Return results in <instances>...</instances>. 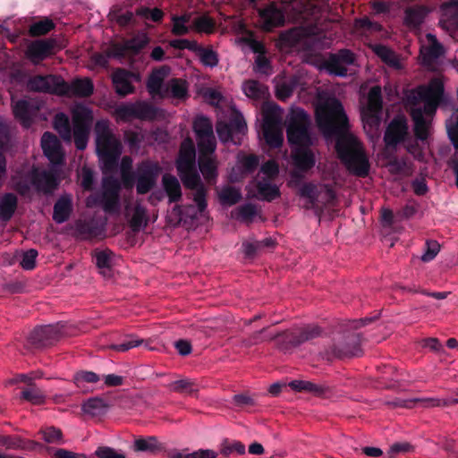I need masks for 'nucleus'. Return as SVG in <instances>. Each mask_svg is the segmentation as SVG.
<instances>
[{
  "label": "nucleus",
  "instance_id": "nucleus-32",
  "mask_svg": "<svg viewBox=\"0 0 458 458\" xmlns=\"http://www.w3.org/2000/svg\"><path fill=\"white\" fill-rule=\"evenodd\" d=\"M168 388L174 393L195 396L199 391V385L196 380L185 377L170 383Z\"/></svg>",
  "mask_w": 458,
  "mask_h": 458
},
{
  "label": "nucleus",
  "instance_id": "nucleus-19",
  "mask_svg": "<svg viewBox=\"0 0 458 458\" xmlns=\"http://www.w3.org/2000/svg\"><path fill=\"white\" fill-rule=\"evenodd\" d=\"M259 13L263 20V29L267 31L284 26L285 22L284 13L276 2H271L267 6L260 9Z\"/></svg>",
  "mask_w": 458,
  "mask_h": 458
},
{
  "label": "nucleus",
  "instance_id": "nucleus-31",
  "mask_svg": "<svg viewBox=\"0 0 458 458\" xmlns=\"http://www.w3.org/2000/svg\"><path fill=\"white\" fill-rule=\"evenodd\" d=\"M169 72V67L162 66L157 70H155L151 75L149 76L147 88L150 94L152 95H159L161 97H165L164 89L162 88L164 78Z\"/></svg>",
  "mask_w": 458,
  "mask_h": 458
},
{
  "label": "nucleus",
  "instance_id": "nucleus-51",
  "mask_svg": "<svg viewBox=\"0 0 458 458\" xmlns=\"http://www.w3.org/2000/svg\"><path fill=\"white\" fill-rule=\"evenodd\" d=\"M114 252L109 249L106 250H95L93 252V258L95 259L96 266L99 269H110L112 267V258Z\"/></svg>",
  "mask_w": 458,
  "mask_h": 458
},
{
  "label": "nucleus",
  "instance_id": "nucleus-34",
  "mask_svg": "<svg viewBox=\"0 0 458 458\" xmlns=\"http://www.w3.org/2000/svg\"><path fill=\"white\" fill-rule=\"evenodd\" d=\"M404 22L409 28L417 29L423 23L428 9L423 5L408 7L404 12Z\"/></svg>",
  "mask_w": 458,
  "mask_h": 458
},
{
  "label": "nucleus",
  "instance_id": "nucleus-61",
  "mask_svg": "<svg viewBox=\"0 0 458 458\" xmlns=\"http://www.w3.org/2000/svg\"><path fill=\"white\" fill-rule=\"evenodd\" d=\"M230 128L232 129V132L235 139L239 141L238 135L245 134L247 131V123L242 115L238 114L230 120L228 123Z\"/></svg>",
  "mask_w": 458,
  "mask_h": 458
},
{
  "label": "nucleus",
  "instance_id": "nucleus-26",
  "mask_svg": "<svg viewBox=\"0 0 458 458\" xmlns=\"http://www.w3.org/2000/svg\"><path fill=\"white\" fill-rule=\"evenodd\" d=\"M72 212V199L71 195H62L55 203L53 220L57 224L66 222Z\"/></svg>",
  "mask_w": 458,
  "mask_h": 458
},
{
  "label": "nucleus",
  "instance_id": "nucleus-44",
  "mask_svg": "<svg viewBox=\"0 0 458 458\" xmlns=\"http://www.w3.org/2000/svg\"><path fill=\"white\" fill-rule=\"evenodd\" d=\"M148 224L147 209L140 204H136L132 216L130 220V227L134 233H138Z\"/></svg>",
  "mask_w": 458,
  "mask_h": 458
},
{
  "label": "nucleus",
  "instance_id": "nucleus-2",
  "mask_svg": "<svg viewBox=\"0 0 458 458\" xmlns=\"http://www.w3.org/2000/svg\"><path fill=\"white\" fill-rule=\"evenodd\" d=\"M91 122V111L85 106H80L72 113V131L69 117L64 113L55 115L53 125L64 141H71L73 136L76 148L83 150L88 144Z\"/></svg>",
  "mask_w": 458,
  "mask_h": 458
},
{
  "label": "nucleus",
  "instance_id": "nucleus-57",
  "mask_svg": "<svg viewBox=\"0 0 458 458\" xmlns=\"http://www.w3.org/2000/svg\"><path fill=\"white\" fill-rule=\"evenodd\" d=\"M215 21L207 16L202 15L196 18L192 22V28L198 32L212 33L215 29Z\"/></svg>",
  "mask_w": 458,
  "mask_h": 458
},
{
  "label": "nucleus",
  "instance_id": "nucleus-29",
  "mask_svg": "<svg viewBox=\"0 0 458 458\" xmlns=\"http://www.w3.org/2000/svg\"><path fill=\"white\" fill-rule=\"evenodd\" d=\"M198 165L205 181L210 185L215 184L218 176L216 159L214 157H199Z\"/></svg>",
  "mask_w": 458,
  "mask_h": 458
},
{
  "label": "nucleus",
  "instance_id": "nucleus-40",
  "mask_svg": "<svg viewBox=\"0 0 458 458\" xmlns=\"http://www.w3.org/2000/svg\"><path fill=\"white\" fill-rule=\"evenodd\" d=\"M372 50L386 65L396 69L400 67V62L397 55L388 47L382 44H376L372 46Z\"/></svg>",
  "mask_w": 458,
  "mask_h": 458
},
{
  "label": "nucleus",
  "instance_id": "nucleus-45",
  "mask_svg": "<svg viewBox=\"0 0 458 458\" xmlns=\"http://www.w3.org/2000/svg\"><path fill=\"white\" fill-rule=\"evenodd\" d=\"M161 449L156 437H140L134 441L133 450L135 452H145L154 454Z\"/></svg>",
  "mask_w": 458,
  "mask_h": 458
},
{
  "label": "nucleus",
  "instance_id": "nucleus-35",
  "mask_svg": "<svg viewBox=\"0 0 458 458\" xmlns=\"http://www.w3.org/2000/svg\"><path fill=\"white\" fill-rule=\"evenodd\" d=\"M275 246L276 242L271 237L260 241H247L242 243L243 252L247 258H253L262 250L273 249Z\"/></svg>",
  "mask_w": 458,
  "mask_h": 458
},
{
  "label": "nucleus",
  "instance_id": "nucleus-62",
  "mask_svg": "<svg viewBox=\"0 0 458 458\" xmlns=\"http://www.w3.org/2000/svg\"><path fill=\"white\" fill-rule=\"evenodd\" d=\"M193 191H195L193 194V201L197 205L198 211L201 214L207 209L208 207V189L205 185H202L197 189H194Z\"/></svg>",
  "mask_w": 458,
  "mask_h": 458
},
{
  "label": "nucleus",
  "instance_id": "nucleus-9",
  "mask_svg": "<svg viewBox=\"0 0 458 458\" xmlns=\"http://www.w3.org/2000/svg\"><path fill=\"white\" fill-rule=\"evenodd\" d=\"M161 167L157 162L142 160L137 165L136 191L140 195L148 193L157 184Z\"/></svg>",
  "mask_w": 458,
  "mask_h": 458
},
{
  "label": "nucleus",
  "instance_id": "nucleus-24",
  "mask_svg": "<svg viewBox=\"0 0 458 458\" xmlns=\"http://www.w3.org/2000/svg\"><path fill=\"white\" fill-rule=\"evenodd\" d=\"M94 84L89 78L75 79L70 84L66 82V89L63 96L73 95L80 98H88L93 94Z\"/></svg>",
  "mask_w": 458,
  "mask_h": 458
},
{
  "label": "nucleus",
  "instance_id": "nucleus-10",
  "mask_svg": "<svg viewBox=\"0 0 458 458\" xmlns=\"http://www.w3.org/2000/svg\"><path fill=\"white\" fill-rule=\"evenodd\" d=\"M114 115L116 119L123 122H128L131 119H153L156 115V108L145 101L125 103L116 106Z\"/></svg>",
  "mask_w": 458,
  "mask_h": 458
},
{
  "label": "nucleus",
  "instance_id": "nucleus-46",
  "mask_svg": "<svg viewBox=\"0 0 458 458\" xmlns=\"http://www.w3.org/2000/svg\"><path fill=\"white\" fill-rule=\"evenodd\" d=\"M148 43V38L146 36L133 37L130 39L123 41L126 55H137Z\"/></svg>",
  "mask_w": 458,
  "mask_h": 458
},
{
  "label": "nucleus",
  "instance_id": "nucleus-42",
  "mask_svg": "<svg viewBox=\"0 0 458 458\" xmlns=\"http://www.w3.org/2000/svg\"><path fill=\"white\" fill-rule=\"evenodd\" d=\"M165 97L167 95L174 98H184L188 95V88L186 82L181 79H172L168 81L164 89Z\"/></svg>",
  "mask_w": 458,
  "mask_h": 458
},
{
  "label": "nucleus",
  "instance_id": "nucleus-8",
  "mask_svg": "<svg viewBox=\"0 0 458 458\" xmlns=\"http://www.w3.org/2000/svg\"><path fill=\"white\" fill-rule=\"evenodd\" d=\"M29 91L48 93L57 96H63L66 89V81L58 75H34L27 81Z\"/></svg>",
  "mask_w": 458,
  "mask_h": 458
},
{
  "label": "nucleus",
  "instance_id": "nucleus-33",
  "mask_svg": "<svg viewBox=\"0 0 458 458\" xmlns=\"http://www.w3.org/2000/svg\"><path fill=\"white\" fill-rule=\"evenodd\" d=\"M99 376L93 371L80 370L73 375L72 381L81 393L88 394L93 389L88 384L98 382Z\"/></svg>",
  "mask_w": 458,
  "mask_h": 458
},
{
  "label": "nucleus",
  "instance_id": "nucleus-13",
  "mask_svg": "<svg viewBox=\"0 0 458 458\" xmlns=\"http://www.w3.org/2000/svg\"><path fill=\"white\" fill-rule=\"evenodd\" d=\"M57 41L55 38L37 39L27 47L26 55L35 64L55 54Z\"/></svg>",
  "mask_w": 458,
  "mask_h": 458
},
{
  "label": "nucleus",
  "instance_id": "nucleus-14",
  "mask_svg": "<svg viewBox=\"0 0 458 458\" xmlns=\"http://www.w3.org/2000/svg\"><path fill=\"white\" fill-rule=\"evenodd\" d=\"M408 134V124L404 116L394 117L388 124L384 134L386 147L395 148L403 142Z\"/></svg>",
  "mask_w": 458,
  "mask_h": 458
},
{
  "label": "nucleus",
  "instance_id": "nucleus-3",
  "mask_svg": "<svg viewBox=\"0 0 458 458\" xmlns=\"http://www.w3.org/2000/svg\"><path fill=\"white\" fill-rule=\"evenodd\" d=\"M375 318V317H366L349 321L346 324L344 334L335 338L332 345L327 349V359H345L361 356L363 354L361 348L362 336L360 333L355 332V330L373 322Z\"/></svg>",
  "mask_w": 458,
  "mask_h": 458
},
{
  "label": "nucleus",
  "instance_id": "nucleus-52",
  "mask_svg": "<svg viewBox=\"0 0 458 458\" xmlns=\"http://www.w3.org/2000/svg\"><path fill=\"white\" fill-rule=\"evenodd\" d=\"M217 453L211 449H199L192 453L173 452L170 458H216Z\"/></svg>",
  "mask_w": 458,
  "mask_h": 458
},
{
  "label": "nucleus",
  "instance_id": "nucleus-43",
  "mask_svg": "<svg viewBox=\"0 0 458 458\" xmlns=\"http://www.w3.org/2000/svg\"><path fill=\"white\" fill-rule=\"evenodd\" d=\"M123 140L130 152L131 154H138L145 140V135L140 131L125 130L123 131Z\"/></svg>",
  "mask_w": 458,
  "mask_h": 458
},
{
  "label": "nucleus",
  "instance_id": "nucleus-39",
  "mask_svg": "<svg viewBox=\"0 0 458 458\" xmlns=\"http://www.w3.org/2000/svg\"><path fill=\"white\" fill-rule=\"evenodd\" d=\"M175 166L176 170L196 166V151L192 144L181 147Z\"/></svg>",
  "mask_w": 458,
  "mask_h": 458
},
{
  "label": "nucleus",
  "instance_id": "nucleus-5",
  "mask_svg": "<svg viewBox=\"0 0 458 458\" xmlns=\"http://www.w3.org/2000/svg\"><path fill=\"white\" fill-rule=\"evenodd\" d=\"M310 125V118L302 108L292 109L286 126L289 144L293 147H310L312 144Z\"/></svg>",
  "mask_w": 458,
  "mask_h": 458
},
{
  "label": "nucleus",
  "instance_id": "nucleus-27",
  "mask_svg": "<svg viewBox=\"0 0 458 458\" xmlns=\"http://www.w3.org/2000/svg\"><path fill=\"white\" fill-rule=\"evenodd\" d=\"M269 327H263L262 329L252 333L248 338L244 340L246 346H253L260 344L268 341H275L277 348L279 349V343L283 340V331L272 334L268 331Z\"/></svg>",
  "mask_w": 458,
  "mask_h": 458
},
{
  "label": "nucleus",
  "instance_id": "nucleus-56",
  "mask_svg": "<svg viewBox=\"0 0 458 458\" xmlns=\"http://www.w3.org/2000/svg\"><path fill=\"white\" fill-rule=\"evenodd\" d=\"M100 203L106 212H114L119 207V194L103 191Z\"/></svg>",
  "mask_w": 458,
  "mask_h": 458
},
{
  "label": "nucleus",
  "instance_id": "nucleus-15",
  "mask_svg": "<svg viewBox=\"0 0 458 458\" xmlns=\"http://www.w3.org/2000/svg\"><path fill=\"white\" fill-rule=\"evenodd\" d=\"M39 105L37 102L20 99L13 105V113L22 127L30 128L34 118L39 112Z\"/></svg>",
  "mask_w": 458,
  "mask_h": 458
},
{
  "label": "nucleus",
  "instance_id": "nucleus-11",
  "mask_svg": "<svg viewBox=\"0 0 458 458\" xmlns=\"http://www.w3.org/2000/svg\"><path fill=\"white\" fill-rule=\"evenodd\" d=\"M63 325H46L35 327L28 336V343L34 348L54 344L62 336Z\"/></svg>",
  "mask_w": 458,
  "mask_h": 458
},
{
  "label": "nucleus",
  "instance_id": "nucleus-38",
  "mask_svg": "<svg viewBox=\"0 0 458 458\" xmlns=\"http://www.w3.org/2000/svg\"><path fill=\"white\" fill-rule=\"evenodd\" d=\"M256 189L259 199L267 202L273 201L281 195L279 187L266 179L258 181L256 183Z\"/></svg>",
  "mask_w": 458,
  "mask_h": 458
},
{
  "label": "nucleus",
  "instance_id": "nucleus-1",
  "mask_svg": "<svg viewBox=\"0 0 458 458\" xmlns=\"http://www.w3.org/2000/svg\"><path fill=\"white\" fill-rule=\"evenodd\" d=\"M317 123L326 136H337L335 150L338 157L352 174L366 177L369 162L358 140L344 131L348 118L342 103L333 98L317 111Z\"/></svg>",
  "mask_w": 458,
  "mask_h": 458
},
{
  "label": "nucleus",
  "instance_id": "nucleus-53",
  "mask_svg": "<svg viewBox=\"0 0 458 458\" xmlns=\"http://www.w3.org/2000/svg\"><path fill=\"white\" fill-rule=\"evenodd\" d=\"M198 146L199 150V157H213L212 155L216 148L215 136L210 135L198 139Z\"/></svg>",
  "mask_w": 458,
  "mask_h": 458
},
{
  "label": "nucleus",
  "instance_id": "nucleus-36",
  "mask_svg": "<svg viewBox=\"0 0 458 458\" xmlns=\"http://www.w3.org/2000/svg\"><path fill=\"white\" fill-rule=\"evenodd\" d=\"M178 175L186 189L194 190L205 185L196 166L177 170Z\"/></svg>",
  "mask_w": 458,
  "mask_h": 458
},
{
  "label": "nucleus",
  "instance_id": "nucleus-7",
  "mask_svg": "<svg viewBox=\"0 0 458 458\" xmlns=\"http://www.w3.org/2000/svg\"><path fill=\"white\" fill-rule=\"evenodd\" d=\"M321 333V328L316 325H307L293 330L283 331L284 337L279 343V349L287 351L291 348L298 347L320 336Z\"/></svg>",
  "mask_w": 458,
  "mask_h": 458
},
{
  "label": "nucleus",
  "instance_id": "nucleus-54",
  "mask_svg": "<svg viewBox=\"0 0 458 458\" xmlns=\"http://www.w3.org/2000/svg\"><path fill=\"white\" fill-rule=\"evenodd\" d=\"M256 215V206L252 203H246L237 208L234 217L242 222H251Z\"/></svg>",
  "mask_w": 458,
  "mask_h": 458
},
{
  "label": "nucleus",
  "instance_id": "nucleus-25",
  "mask_svg": "<svg viewBox=\"0 0 458 458\" xmlns=\"http://www.w3.org/2000/svg\"><path fill=\"white\" fill-rule=\"evenodd\" d=\"M411 117L413 121V131L418 140L425 141L429 136L430 121L423 115L421 108H412Z\"/></svg>",
  "mask_w": 458,
  "mask_h": 458
},
{
  "label": "nucleus",
  "instance_id": "nucleus-12",
  "mask_svg": "<svg viewBox=\"0 0 458 458\" xmlns=\"http://www.w3.org/2000/svg\"><path fill=\"white\" fill-rule=\"evenodd\" d=\"M355 61L356 56L352 50L342 48L336 53L329 54L325 66L331 74L345 77L348 72L345 65L354 64Z\"/></svg>",
  "mask_w": 458,
  "mask_h": 458
},
{
  "label": "nucleus",
  "instance_id": "nucleus-59",
  "mask_svg": "<svg viewBox=\"0 0 458 458\" xmlns=\"http://www.w3.org/2000/svg\"><path fill=\"white\" fill-rule=\"evenodd\" d=\"M220 452L225 456H229L233 453L243 454L245 453V445L240 441H232L225 439L221 444Z\"/></svg>",
  "mask_w": 458,
  "mask_h": 458
},
{
  "label": "nucleus",
  "instance_id": "nucleus-49",
  "mask_svg": "<svg viewBox=\"0 0 458 458\" xmlns=\"http://www.w3.org/2000/svg\"><path fill=\"white\" fill-rule=\"evenodd\" d=\"M193 130L197 139L214 135L210 120L205 116L197 117L193 123Z\"/></svg>",
  "mask_w": 458,
  "mask_h": 458
},
{
  "label": "nucleus",
  "instance_id": "nucleus-28",
  "mask_svg": "<svg viewBox=\"0 0 458 458\" xmlns=\"http://www.w3.org/2000/svg\"><path fill=\"white\" fill-rule=\"evenodd\" d=\"M427 38L429 42V46L423 47L420 50V54L422 55L423 64H431L445 54V49L437 41L435 35L428 33L427 34Z\"/></svg>",
  "mask_w": 458,
  "mask_h": 458
},
{
  "label": "nucleus",
  "instance_id": "nucleus-18",
  "mask_svg": "<svg viewBox=\"0 0 458 458\" xmlns=\"http://www.w3.org/2000/svg\"><path fill=\"white\" fill-rule=\"evenodd\" d=\"M30 183L38 191L50 194L58 187L59 180L54 171L38 172L34 169L31 173Z\"/></svg>",
  "mask_w": 458,
  "mask_h": 458
},
{
  "label": "nucleus",
  "instance_id": "nucleus-4",
  "mask_svg": "<svg viewBox=\"0 0 458 458\" xmlns=\"http://www.w3.org/2000/svg\"><path fill=\"white\" fill-rule=\"evenodd\" d=\"M96 150L103 163V167L108 172H114L118 166V161L122 154L121 141L114 136L111 130L104 125L96 126Z\"/></svg>",
  "mask_w": 458,
  "mask_h": 458
},
{
  "label": "nucleus",
  "instance_id": "nucleus-22",
  "mask_svg": "<svg viewBox=\"0 0 458 458\" xmlns=\"http://www.w3.org/2000/svg\"><path fill=\"white\" fill-rule=\"evenodd\" d=\"M292 158L297 170L301 172H308L316 164L315 156L310 147H294Z\"/></svg>",
  "mask_w": 458,
  "mask_h": 458
},
{
  "label": "nucleus",
  "instance_id": "nucleus-55",
  "mask_svg": "<svg viewBox=\"0 0 458 458\" xmlns=\"http://www.w3.org/2000/svg\"><path fill=\"white\" fill-rule=\"evenodd\" d=\"M106 407L104 399L99 397H92L88 399L82 404V411L85 413H89L91 415L99 414Z\"/></svg>",
  "mask_w": 458,
  "mask_h": 458
},
{
  "label": "nucleus",
  "instance_id": "nucleus-6",
  "mask_svg": "<svg viewBox=\"0 0 458 458\" xmlns=\"http://www.w3.org/2000/svg\"><path fill=\"white\" fill-rule=\"evenodd\" d=\"M279 110L277 105L263 107V137L271 148H279L284 142Z\"/></svg>",
  "mask_w": 458,
  "mask_h": 458
},
{
  "label": "nucleus",
  "instance_id": "nucleus-64",
  "mask_svg": "<svg viewBox=\"0 0 458 458\" xmlns=\"http://www.w3.org/2000/svg\"><path fill=\"white\" fill-rule=\"evenodd\" d=\"M43 435V439L49 444H62L63 443V433L62 430L55 428L49 427L43 430H41Z\"/></svg>",
  "mask_w": 458,
  "mask_h": 458
},
{
  "label": "nucleus",
  "instance_id": "nucleus-37",
  "mask_svg": "<svg viewBox=\"0 0 458 458\" xmlns=\"http://www.w3.org/2000/svg\"><path fill=\"white\" fill-rule=\"evenodd\" d=\"M18 199L13 193H4L0 198V220L8 222L15 213Z\"/></svg>",
  "mask_w": 458,
  "mask_h": 458
},
{
  "label": "nucleus",
  "instance_id": "nucleus-16",
  "mask_svg": "<svg viewBox=\"0 0 458 458\" xmlns=\"http://www.w3.org/2000/svg\"><path fill=\"white\" fill-rule=\"evenodd\" d=\"M311 38L310 30L307 28L295 27L282 32L279 40L282 46L289 48L304 47Z\"/></svg>",
  "mask_w": 458,
  "mask_h": 458
},
{
  "label": "nucleus",
  "instance_id": "nucleus-60",
  "mask_svg": "<svg viewBox=\"0 0 458 458\" xmlns=\"http://www.w3.org/2000/svg\"><path fill=\"white\" fill-rule=\"evenodd\" d=\"M216 133L218 138L223 142H233V144H240L237 139L234 138L232 129L230 128L228 123L225 122H218L216 123Z\"/></svg>",
  "mask_w": 458,
  "mask_h": 458
},
{
  "label": "nucleus",
  "instance_id": "nucleus-17",
  "mask_svg": "<svg viewBox=\"0 0 458 458\" xmlns=\"http://www.w3.org/2000/svg\"><path fill=\"white\" fill-rule=\"evenodd\" d=\"M41 148L44 155L53 165L64 162V153L58 138L52 132L46 131L41 137Z\"/></svg>",
  "mask_w": 458,
  "mask_h": 458
},
{
  "label": "nucleus",
  "instance_id": "nucleus-58",
  "mask_svg": "<svg viewBox=\"0 0 458 458\" xmlns=\"http://www.w3.org/2000/svg\"><path fill=\"white\" fill-rule=\"evenodd\" d=\"M320 188L313 182H303L298 188L297 194L305 199H319Z\"/></svg>",
  "mask_w": 458,
  "mask_h": 458
},
{
  "label": "nucleus",
  "instance_id": "nucleus-20",
  "mask_svg": "<svg viewBox=\"0 0 458 458\" xmlns=\"http://www.w3.org/2000/svg\"><path fill=\"white\" fill-rule=\"evenodd\" d=\"M134 76L132 72L123 68H117L112 74V83L115 92L120 97H126L127 95L135 92V87L131 81Z\"/></svg>",
  "mask_w": 458,
  "mask_h": 458
},
{
  "label": "nucleus",
  "instance_id": "nucleus-23",
  "mask_svg": "<svg viewBox=\"0 0 458 458\" xmlns=\"http://www.w3.org/2000/svg\"><path fill=\"white\" fill-rule=\"evenodd\" d=\"M383 109V99L381 89L378 86L372 87L368 95L367 113L371 120L378 123Z\"/></svg>",
  "mask_w": 458,
  "mask_h": 458
},
{
  "label": "nucleus",
  "instance_id": "nucleus-63",
  "mask_svg": "<svg viewBox=\"0 0 458 458\" xmlns=\"http://www.w3.org/2000/svg\"><path fill=\"white\" fill-rule=\"evenodd\" d=\"M0 445L11 450H20L27 447L25 442L21 437L12 436H0Z\"/></svg>",
  "mask_w": 458,
  "mask_h": 458
},
{
  "label": "nucleus",
  "instance_id": "nucleus-50",
  "mask_svg": "<svg viewBox=\"0 0 458 458\" xmlns=\"http://www.w3.org/2000/svg\"><path fill=\"white\" fill-rule=\"evenodd\" d=\"M55 23L49 18H45L30 26L29 33L31 37H39L47 34L55 29Z\"/></svg>",
  "mask_w": 458,
  "mask_h": 458
},
{
  "label": "nucleus",
  "instance_id": "nucleus-47",
  "mask_svg": "<svg viewBox=\"0 0 458 458\" xmlns=\"http://www.w3.org/2000/svg\"><path fill=\"white\" fill-rule=\"evenodd\" d=\"M240 190L233 186H225L219 192V199L222 204L233 206L242 199Z\"/></svg>",
  "mask_w": 458,
  "mask_h": 458
},
{
  "label": "nucleus",
  "instance_id": "nucleus-30",
  "mask_svg": "<svg viewBox=\"0 0 458 458\" xmlns=\"http://www.w3.org/2000/svg\"><path fill=\"white\" fill-rule=\"evenodd\" d=\"M162 186L168 197L169 203H177L182 199V187L174 175L165 174L162 177Z\"/></svg>",
  "mask_w": 458,
  "mask_h": 458
},
{
  "label": "nucleus",
  "instance_id": "nucleus-48",
  "mask_svg": "<svg viewBox=\"0 0 458 458\" xmlns=\"http://www.w3.org/2000/svg\"><path fill=\"white\" fill-rule=\"evenodd\" d=\"M21 397L37 405L44 403L46 399L43 392L38 388L35 384H30V386L23 389Z\"/></svg>",
  "mask_w": 458,
  "mask_h": 458
},
{
  "label": "nucleus",
  "instance_id": "nucleus-21",
  "mask_svg": "<svg viewBox=\"0 0 458 458\" xmlns=\"http://www.w3.org/2000/svg\"><path fill=\"white\" fill-rule=\"evenodd\" d=\"M102 233L101 226L93 219H79L75 222L74 235L79 240L90 241L100 237Z\"/></svg>",
  "mask_w": 458,
  "mask_h": 458
},
{
  "label": "nucleus",
  "instance_id": "nucleus-41",
  "mask_svg": "<svg viewBox=\"0 0 458 458\" xmlns=\"http://www.w3.org/2000/svg\"><path fill=\"white\" fill-rule=\"evenodd\" d=\"M444 94V85L441 81L434 79L427 88H423L419 92L420 98H428L437 102L441 101Z\"/></svg>",
  "mask_w": 458,
  "mask_h": 458
}]
</instances>
